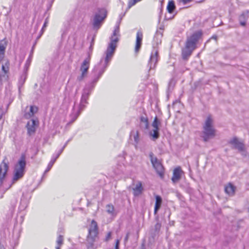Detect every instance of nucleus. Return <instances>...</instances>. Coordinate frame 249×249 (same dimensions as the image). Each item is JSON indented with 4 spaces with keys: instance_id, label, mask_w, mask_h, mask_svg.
Segmentation results:
<instances>
[{
    "instance_id": "f257e3e1",
    "label": "nucleus",
    "mask_w": 249,
    "mask_h": 249,
    "mask_svg": "<svg viewBox=\"0 0 249 249\" xmlns=\"http://www.w3.org/2000/svg\"><path fill=\"white\" fill-rule=\"evenodd\" d=\"M107 67L106 64H103V59H101L100 62L94 66L92 71L93 79L91 82L85 85L82 91L80 103L79 105L80 109H84L86 108V105L88 104V100L91 92Z\"/></svg>"
},
{
    "instance_id": "f03ea898",
    "label": "nucleus",
    "mask_w": 249,
    "mask_h": 249,
    "mask_svg": "<svg viewBox=\"0 0 249 249\" xmlns=\"http://www.w3.org/2000/svg\"><path fill=\"white\" fill-rule=\"evenodd\" d=\"M120 23V21L116 23L113 35L110 37V42L105 52L106 56L101 59H103V64H106L107 66H108L109 62L113 56L117 46V43L119 40L118 36H119V33Z\"/></svg>"
},
{
    "instance_id": "7ed1b4c3",
    "label": "nucleus",
    "mask_w": 249,
    "mask_h": 249,
    "mask_svg": "<svg viewBox=\"0 0 249 249\" xmlns=\"http://www.w3.org/2000/svg\"><path fill=\"white\" fill-rule=\"evenodd\" d=\"M202 36V32L198 31L188 37L186 41L185 48L182 49V56L183 59H187L196 48V43Z\"/></svg>"
},
{
    "instance_id": "20e7f679",
    "label": "nucleus",
    "mask_w": 249,
    "mask_h": 249,
    "mask_svg": "<svg viewBox=\"0 0 249 249\" xmlns=\"http://www.w3.org/2000/svg\"><path fill=\"white\" fill-rule=\"evenodd\" d=\"M216 130L213 126V121L212 117L208 116L203 125L201 137L205 142L213 139L215 136Z\"/></svg>"
},
{
    "instance_id": "39448f33",
    "label": "nucleus",
    "mask_w": 249,
    "mask_h": 249,
    "mask_svg": "<svg viewBox=\"0 0 249 249\" xmlns=\"http://www.w3.org/2000/svg\"><path fill=\"white\" fill-rule=\"evenodd\" d=\"M98 234V228L97 222L92 220L89 229V234L87 236V248L88 249H95L94 243L95 238Z\"/></svg>"
},
{
    "instance_id": "423d86ee",
    "label": "nucleus",
    "mask_w": 249,
    "mask_h": 249,
    "mask_svg": "<svg viewBox=\"0 0 249 249\" xmlns=\"http://www.w3.org/2000/svg\"><path fill=\"white\" fill-rule=\"evenodd\" d=\"M26 165V157L22 154L14 167V174L13 178V182H15L22 178L24 174Z\"/></svg>"
},
{
    "instance_id": "0eeeda50",
    "label": "nucleus",
    "mask_w": 249,
    "mask_h": 249,
    "mask_svg": "<svg viewBox=\"0 0 249 249\" xmlns=\"http://www.w3.org/2000/svg\"><path fill=\"white\" fill-rule=\"evenodd\" d=\"M107 17V11L104 8H98L92 20V26L94 29H99Z\"/></svg>"
},
{
    "instance_id": "6e6552de",
    "label": "nucleus",
    "mask_w": 249,
    "mask_h": 249,
    "mask_svg": "<svg viewBox=\"0 0 249 249\" xmlns=\"http://www.w3.org/2000/svg\"><path fill=\"white\" fill-rule=\"evenodd\" d=\"M91 57L90 54H89L88 56L84 60L83 62L81 63L80 71H81V74L77 76V80L78 81H82L84 78L87 76L88 72L90 66Z\"/></svg>"
},
{
    "instance_id": "1a4fd4ad",
    "label": "nucleus",
    "mask_w": 249,
    "mask_h": 249,
    "mask_svg": "<svg viewBox=\"0 0 249 249\" xmlns=\"http://www.w3.org/2000/svg\"><path fill=\"white\" fill-rule=\"evenodd\" d=\"M153 156L154 155L153 153L151 152L149 154L151 162L157 173L160 177H162L164 173L163 167L161 163L158 160V159Z\"/></svg>"
},
{
    "instance_id": "9d476101",
    "label": "nucleus",
    "mask_w": 249,
    "mask_h": 249,
    "mask_svg": "<svg viewBox=\"0 0 249 249\" xmlns=\"http://www.w3.org/2000/svg\"><path fill=\"white\" fill-rule=\"evenodd\" d=\"M158 61V51L154 49L151 53L150 59L148 61V67L149 70L154 69L157 65Z\"/></svg>"
},
{
    "instance_id": "9b49d317",
    "label": "nucleus",
    "mask_w": 249,
    "mask_h": 249,
    "mask_svg": "<svg viewBox=\"0 0 249 249\" xmlns=\"http://www.w3.org/2000/svg\"><path fill=\"white\" fill-rule=\"evenodd\" d=\"M229 143L231 145L232 149H237L240 152H243L245 150L244 143L240 142L236 137L230 140Z\"/></svg>"
},
{
    "instance_id": "f8f14e48",
    "label": "nucleus",
    "mask_w": 249,
    "mask_h": 249,
    "mask_svg": "<svg viewBox=\"0 0 249 249\" xmlns=\"http://www.w3.org/2000/svg\"><path fill=\"white\" fill-rule=\"evenodd\" d=\"M133 194L135 196H141L143 191L144 188L142 186V183L140 181H137L133 184L132 187Z\"/></svg>"
},
{
    "instance_id": "ddd939ff",
    "label": "nucleus",
    "mask_w": 249,
    "mask_h": 249,
    "mask_svg": "<svg viewBox=\"0 0 249 249\" xmlns=\"http://www.w3.org/2000/svg\"><path fill=\"white\" fill-rule=\"evenodd\" d=\"M37 125L38 121H36L34 119H31L27 123L26 127L27 129V133L29 136H31L35 134Z\"/></svg>"
},
{
    "instance_id": "4468645a",
    "label": "nucleus",
    "mask_w": 249,
    "mask_h": 249,
    "mask_svg": "<svg viewBox=\"0 0 249 249\" xmlns=\"http://www.w3.org/2000/svg\"><path fill=\"white\" fill-rule=\"evenodd\" d=\"M84 109H80V106H79L78 107H76L75 106H74L72 112L71 113L70 117L71 118V121L68 124H70L74 122L78 118L81 111Z\"/></svg>"
},
{
    "instance_id": "2eb2a0df",
    "label": "nucleus",
    "mask_w": 249,
    "mask_h": 249,
    "mask_svg": "<svg viewBox=\"0 0 249 249\" xmlns=\"http://www.w3.org/2000/svg\"><path fill=\"white\" fill-rule=\"evenodd\" d=\"M143 38V34L142 31H139L136 35V40L135 47V52L137 53L139 51L142 44V40Z\"/></svg>"
},
{
    "instance_id": "dca6fc26",
    "label": "nucleus",
    "mask_w": 249,
    "mask_h": 249,
    "mask_svg": "<svg viewBox=\"0 0 249 249\" xmlns=\"http://www.w3.org/2000/svg\"><path fill=\"white\" fill-rule=\"evenodd\" d=\"M183 171L180 167H178L174 169L173 175L172 178V180L174 183L178 182L181 178V176Z\"/></svg>"
},
{
    "instance_id": "f3484780",
    "label": "nucleus",
    "mask_w": 249,
    "mask_h": 249,
    "mask_svg": "<svg viewBox=\"0 0 249 249\" xmlns=\"http://www.w3.org/2000/svg\"><path fill=\"white\" fill-rule=\"evenodd\" d=\"M249 11L245 10L239 15L238 20L240 24L242 26H245L246 25L247 21L249 18Z\"/></svg>"
},
{
    "instance_id": "a211bd4d",
    "label": "nucleus",
    "mask_w": 249,
    "mask_h": 249,
    "mask_svg": "<svg viewBox=\"0 0 249 249\" xmlns=\"http://www.w3.org/2000/svg\"><path fill=\"white\" fill-rule=\"evenodd\" d=\"M60 154H60V153L58 152H57V153L53 154V155L52 157L51 160L49 163H48L47 167L44 172V174L47 173L50 170V169L53 167V164L54 163L55 161H56V159L59 157Z\"/></svg>"
},
{
    "instance_id": "6ab92c4d",
    "label": "nucleus",
    "mask_w": 249,
    "mask_h": 249,
    "mask_svg": "<svg viewBox=\"0 0 249 249\" xmlns=\"http://www.w3.org/2000/svg\"><path fill=\"white\" fill-rule=\"evenodd\" d=\"M37 110L38 108L37 107L34 106H31L30 107L29 111L25 113L24 115V118L27 119L31 118L37 111Z\"/></svg>"
},
{
    "instance_id": "aec40b11",
    "label": "nucleus",
    "mask_w": 249,
    "mask_h": 249,
    "mask_svg": "<svg viewBox=\"0 0 249 249\" xmlns=\"http://www.w3.org/2000/svg\"><path fill=\"white\" fill-rule=\"evenodd\" d=\"M224 189L226 194L229 196H232L235 193L236 187L232 183H229L228 184L225 186Z\"/></svg>"
},
{
    "instance_id": "412c9836",
    "label": "nucleus",
    "mask_w": 249,
    "mask_h": 249,
    "mask_svg": "<svg viewBox=\"0 0 249 249\" xmlns=\"http://www.w3.org/2000/svg\"><path fill=\"white\" fill-rule=\"evenodd\" d=\"M159 129L160 128L156 129V128H153V130L149 132V135L152 137V140L153 141H155L159 138Z\"/></svg>"
},
{
    "instance_id": "4be33fe9",
    "label": "nucleus",
    "mask_w": 249,
    "mask_h": 249,
    "mask_svg": "<svg viewBox=\"0 0 249 249\" xmlns=\"http://www.w3.org/2000/svg\"><path fill=\"white\" fill-rule=\"evenodd\" d=\"M162 36V33L157 31L154 37V41L157 45L160 44L161 42V37Z\"/></svg>"
},
{
    "instance_id": "5701e85b",
    "label": "nucleus",
    "mask_w": 249,
    "mask_h": 249,
    "mask_svg": "<svg viewBox=\"0 0 249 249\" xmlns=\"http://www.w3.org/2000/svg\"><path fill=\"white\" fill-rule=\"evenodd\" d=\"M8 73L0 72V87H1L3 82L7 81L8 79Z\"/></svg>"
},
{
    "instance_id": "b1692460",
    "label": "nucleus",
    "mask_w": 249,
    "mask_h": 249,
    "mask_svg": "<svg viewBox=\"0 0 249 249\" xmlns=\"http://www.w3.org/2000/svg\"><path fill=\"white\" fill-rule=\"evenodd\" d=\"M175 5L173 0H170L168 2L167 10L169 13H172L175 9Z\"/></svg>"
},
{
    "instance_id": "393cba45",
    "label": "nucleus",
    "mask_w": 249,
    "mask_h": 249,
    "mask_svg": "<svg viewBox=\"0 0 249 249\" xmlns=\"http://www.w3.org/2000/svg\"><path fill=\"white\" fill-rule=\"evenodd\" d=\"M161 124V121L160 119H158L157 116H156L154 119L153 122L152 124V126L153 128H156V129L159 128Z\"/></svg>"
},
{
    "instance_id": "a878e982",
    "label": "nucleus",
    "mask_w": 249,
    "mask_h": 249,
    "mask_svg": "<svg viewBox=\"0 0 249 249\" xmlns=\"http://www.w3.org/2000/svg\"><path fill=\"white\" fill-rule=\"evenodd\" d=\"M27 78V72L24 71V73L21 75L19 81H18V85H19V89L20 88V87L22 86Z\"/></svg>"
},
{
    "instance_id": "bb28decb",
    "label": "nucleus",
    "mask_w": 249,
    "mask_h": 249,
    "mask_svg": "<svg viewBox=\"0 0 249 249\" xmlns=\"http://www.w3.org/2000/svg\"><path fill=\"white\" fill-rule=\"evenodd\" d=\"M64 241L63 236L59 235L56 240L57 246L55 247L56 249H60V247L63 245Z\"/></svg>"
},
{
    "instance_id": "cd10ccee",
    "label": "nucleus",
    "mask_w": 249,
    "mask_h": 249,
    "mask_svg": "<svg viewBox=\"0 0 249 249\" xmlns=\"http://www.w3.org/2000/svg\"><path fill=\"white\" fill-rule=\"evenodd\" d=\"M141 126L144 128L145 129H148L149 124L148 120L147 118L142 117L141 118Z\"/></svg>"
},
{
    "instance_id": "c85d7f7f",
    "label": "nucleus",
    "mask_w": 249,
    "mask_h": 249,
    "mask_svg": "<svg viewBox=\"0 0 249 249\" xmlns=\"http://www.w3.org/2000/svg\"><path fill=\"white\" fill-rule=\"evenodd\" d=\"M32 59V54H30L29 56L28 59L26 60V63L24 66V71H26V72L27 71L28 68H29V67L30 66Z\"/></svg>"
},
{
    "instance_id": "c756f323",
    "label": "nucleus",
    "mask_w": 249,
    "mask_h": 249,
    "mask_svg": "<svg viewBox=\"0 0 249 249\" xmlns=\"http://www.w3.org/2000/svg\"><path fill=\"white\" fill-rule=\"evenodd\" d=\"M106 208L107 212L113 215L114 214V206L111 204H108L107 205Z\"/></svg>"
},
{
    "instance_id": "7c9ffc66",
    "label": "nucleus",
    "mask_w": 249,
    "mask_h": 249,
    "mask_svg": "<svg viewBox=\"0 0 249 249\" xmlns=\"http://www.w3.org/2000/svg\"><path fill=\"white\" fill-rule=\"evenodd\" d=\"M9 62L7 61L4 65H3L1 67L2 71L1 72L8 73L9 71Z\"/></svg>"
},
{
    "instance_id": "2f4dec72",
    "label": "nucleus",
    "mask_w": 249,
    "mask_h": 249,
    "mask_svg": "<svg viewBox=\"0 0 249 249\" xmlns=\"http://www.w3.org/2000/svg\"><path fill=\"white\" fill-rule=\"evenodd\" d=\"M139 135L138 131L136 132V134L134 135V141L135 142V146L136 149L138 148V143L139 142Z\"/></svg>"
},
{
    "instance_id": "473e14b6",
    "label": "nucleus",
    "mask_w": 249,
    "mask_h": 249,
    "mask_svg": "<svg viewBox=\"0 0 249 249\" xmlns=\"http://www.w3.org/2000/svg\"><path fill=\"white\" fill-rule=\"evenodd\" d=\"M31 197L30 194L28 193H23L21 197V201H29Z\"/></svg>"
},
{
    "instance_id": "72a5a7b5",
    "label": "nucleus",
    "mask_w": 249,
    "mask_h": 249,
    "mask_svg": "<svg viewBox=\"0 0 249 249\" xmlns=\"http://www.w3.org/2000/svg\"><path fill=\"white\" fill-rule=\"evenodd\" d=\"M27 207V203H20L18 208L20 211L24 210Z\"/></svg>"
},
{
    "instance_id": "f704fd0d",
    "label": "nucleus",
    "mask_w": 249,
    "mask_h": 249,
    "mask_svg": "<svg viewBox=\"0 0 249 249\" xmlns=\"http://www.w3.org/2000/svg\"><path fill=\"white\" fill-rule=\"evenodd\" d=\"M111 235H112V232L111 231H109L107 233V235L106 236L104 241L106 242H107L109 240H110L111 238Z\"/></svg>"
},
{
    "instance_id": "c9c22d12",
    "label": "nucleus",
    "mask_w": 249,
    "mask_h": 249,
    "mask_svg": "<svg viewBox=\"0 0 249 249\" xmlns=\"http://www.w3.org/2000/svg\"><path fill=\"white\" fill-rule=\"evenodd\" d=\"M118 159V160L121 161L123 165H124L125 158L124 155L119 156Z\"/></svg>"
},
{
    "instance_id": "e433bc0d",
    "label": "nucleus",
    "mask_w": 249,
    "mask_h": 249,
    "mask_svg": "<svg viewBox=\"0 0 249 249\" xmlns=\"http://www.w3.org/2000/svg\"><path fill=\"white\" fill-rule=\"evenodd\" d=\"M161 203H155L154 214H156L158 211L160 209Z\"/></svg>"
},
{
    "instance_id": "4c0bfd02",
    "label": "nucleus",
    "mask_w": 249,
    "mask_h": 249,
    "mask_svg": "<svg viewBox=\"0 0 249 249\" xmlns=\"http://www.w3.org/2000/svg\"><path fill=\"white\" fill-rule=\"evenodd\" d=\"M6 46L0 43V53H4Z\"/></svg>"
},
{
    "instance_id": "58836bf2",
    "label": "nucleus",
    "mask_w": 249,
    "mask_h": 249,
    "mask_svg": "<svg viewBox=\"0 0 249 249\" xmlns=\"http://www.w3.org/2000/svg\"><path fill=\"white\" fill-rule=\"evenodd\" d=\"M70 140H68L67 142H66L65 143V144L64 145L63 147L60 150H59L58 151V152L60 153V154H61L62 153V152L63 151L64 148L66 147V146L68 144V142H70Z\"/></svg>"
},
{
    "instance_id": "ea45409f",
    "label": "nucleus",
    "mask_w": 249,
    "mask_h": 249,
    "mask_svg": "<svg viewBox=\"0 0 249 249\" xmlns=\"http://www.w3.org/2000/svg\"><path fill=\"white\" fill-rule=\"evenodd\" d=\"M120 242V240L119 239H117L116 240L115 249H119Z\"/></svg>"
},
{
    "instance_id": "a19ab883",
    "label": "nucleus",
    "mask_w": 249,
    "mask_h": 249,
    "mask_svg": "<svg viewBox=\"0 0 249 249\" xmlns=\"http://www.w3.org/2000/svg\"><path fill=\"white\" fill-rule=\"evenodd\" d=\"M48 22L47 19H46V20H45V22H44V24H43V27H42V29H41V31H43V32L44 31L45 28H46V27L47 26V24H48Z\"/></svg>"
},
{
    "instance_id": "79ce46f5",
    "label": "nucleus",
    "mask_w": 249,
    "mask_h": 249,
    "mask_svg": "<svg viewBox=\"0 0 249 249\" xmlns=\"http://www.w3.org/2000/svg\"><path fill=\"white\" fill-rule=\"evenodd\" d=\"M161 197L159 196H156V202H161Z\"/></svg>"
},
{
    "instance_id": "37998d69",
    "label": "nucleus",
    "mask_w": 249,
    "mask_h": 249,
    "mask_svg": "<svg viewBox=\"0 0 249 249\" xmlns=\"http://www.w3.org/2000/svg\"><path fill=\"white\" fill-rule=\"evenodd\" d=\"M192 0H181L184 4H186L191 1Z\"/></svg>"
},
{
    "instance_id": "c03bdc74",
    "label": "nucleus",
    "mask_w": 249,
    "mask_h": 249,
    "mask_svg": "<svg viewBox=\"0 0 249 249\" xmlns=\"http://www.w3.org/2000/svg\"><path fill=\"white\" fill-rule=\"evenodd\" d=\"M4 53H0V62L2 61L4 57Z\"/></svg>"
},
{
    "instance_id": "a18cd8bd",
    "label": "nucleus",
    "mask_w": 249,
    "mask_h": 249,
    "mask_svg": "<svg viewBox=\"0 0 249 249\" xmlns=\"http://www.w3.org/2000/svg\"><path fill=\"white\" fill-rule=\"evenodd\" d=\"M129 237V233H127L124 238V241L126 242L128 240Z\"/></svg>"
},
{
    "instance_id": "49530a36",
    "label": "nucleus",
    "mask_w": 249,
    "mask_h": 249,
    "mask_svg": "<svg viewBox=\"0 0 249 249\" xmlns=\"http://www.w3.org/2000/svg\"><path fill=\"white\" fill-rule=\"evenodd\" d=\"M43 32H44L43 31H40V35L36 38L37 39H38L41 37V36L43 34Z\"/></svg>"
},
{
    "instance_id": "de8ad7c7",
    "label": "nucleus",
    "mask_w": 249,
    "mask_h": 249,
    "mask_svg": "<svg viewBox=\"0 0 249 249\" xmlns=\"http://www.w3.org/2000/svg\"><path fill=\"white\" fill-rule=\"evenodd\" d=\"M21 2H24L25 3L28 2L30 0H20Z\"/></svg>"
},
{
    "instance_id": "09e8293b",
    "label": "nucleus",
    "mask_w": 249,
    "mask_h": 249,
    "mask_svg": "<svg viewBox=\"0 0 249 249\" xmlns=\"http://www.w3.org/2000/svg\"><path fill=\"white\" fill-rule=\"evenodd\" d=\"M217 38V36H213L211 38L214 39L215 40H216Z\"/></svg>"
},
{
    "instance_id": "8fccbe9b",
    "label": "nucleus",
    "mask_w": 249,
    "mask_h": 249,
    "mask_svg": "<svg viewBox=\"0 0 249 249\" xmlns=\"http://www.w3.org/2000/svg\"><path fill=\"white\" fill-rule=\"evenodd\" d=\"M33 52H34V47H33L32 49V50L31 51V53L30 54H32L33 55Z\"/></svg>"
},
{
    "instance_id": "3c124183",
    "label": "nucleus",
    "mask_w": 249,
    "mask_h": 249,
    "mask_svg": "<svg viewBox=\"0 0 249 249\" xmlns=\"http://www.w3.org/2000/svg\"><path fill=\"white\" fill-rule=\"evenodd\" d=\"M38 26H39L38 23H37L35 27L36 29H37Z\"/></svg>"
},
{
    "instance_id": "603ef678",
    "label": "nucleus",
    "mask_w": 249,
    "mask_h": 249,
    "mask_svg": "<svg viewBox=\"0 0 249 249\" xmlns=\"http://www.w3.org/2000/svg\"><path fill=\"white\" fill-rule=\"evenodd\" d=\"M54 0H51L50 1H51V4H50V6L52 5V3L53 2Z\"/></svg>"
},
{
    "instance_id": "864d4df0",
    "label": "nucleus",
    "mask_w": 249,
    "mask_h": 249,
    "mask_svg": "<svg viewBox=\"0 0 249 249\" xmlns=\"http://www.w3.org/2000/svg\"><path fill=\"white\" fill-rule=\"evenodd\" d=\"M0 249H5V248H4V247L3 246H0Z\"/></svg>"
},
{
    "instance_id": "5fc2aeb1",
    "label": "nucleus",
    "mask_w": 249,
    "mask_h": 249,
    "mask_svg": "<svg viewBox=\"0 0 249 249\" xmlns=\"http://www.w3.org/2000/svg\"><path fill=\"white\" fill-rule=\"evenodd\" d=\"M2 118V115H0V119H1Z\"/></svg>"
}]
</instances>
